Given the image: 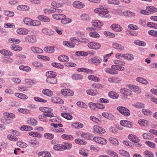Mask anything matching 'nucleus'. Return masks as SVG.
Wrapping results in <instances>:
<instances>
[{
    "label": "nucleus",
    "mask_w": 157,
    "mask_h": 157,
    "mask_svg": "<svg viewBox=\"0 0 157 157\" xmlns=\"http://www.w3.org/2000/svg\"><path fill=\"white\" fill-rule=\"evenodd\" d=\"M46 75L47 77H56V73L55 72L49 71L46 73Z\"/></svg>",
    "instance_id": "nucleus-34"
},
{
    "label": "nucleus",
    "mask_w": 157,
    "mask_h": 157,
    "mask_svg": "<svg viewBox=\"0 0 157 157\" xmlns=\"http://www.w3.org/2000/svg\"><path fill=\"white\" fill-rule=\"evenodd\" d=\"M86 92L88 94L92 96H95L98 94V92L96 90L93 89L87 90Z\"/></svg>",
    "instance_id": "nucleus-16"
},
{
    "label": "nucleus",
    "mask_w": 157,
    "mask_h": 157,
    "mask_svg": "<svg viewBox=\"0 0 157 157\" xmlns=\"http://www.w3.org/2000/svg\"><path fill=\"white\" fill-rule=\"evenodd\" d=\"M27 122L29 124L33 126H36L37 124V121L32 118H29L27 121Z\"/></svg>",
    "instance_id": "nucleus-18"
},
{
    "label": "nucleus",
    "mask_w": 157,
    "mask_h": 157,
    "mask_svg": "<svg viewBox=\"0 0 157 157\" xmlns=\"http://www.w3.org/2000/svg\"><path fill=\"white\" fill-rule=\"evenodd\" d=\"M109 82L116 83H120L121 82V80L119 78L113 77L109 78Z\"/></svg>",
    "instance_id": "nucleus-21"
},
{
    "label": "nucleus",
    "mask_w": 157,
    "mask_h": 157,
    "mask_svg": "<svg viewBox=\"0 0 157 157\" xmlns=\"http://www.w3.org/2000/svg\"><path fill=\"white\" fill-rule=\"evenodd\" d=\"M44 51L48 53H52L54 52V49L53 47H46L44 48Z\"/></svg>",
    "instance_id": "nucleus-47"
},
{
    "label": "nucleus",
    "mask_w": 157,
    "mask_h": 157,
    "mask_svg": "<svg viewBox=\"0 0 157 157\" xmlns=\"http://www.w3.org/2000/svg\"><path fill=\"white\" fill-rule=\"evenodd\" d=\"M61 19V22L63 24L66 25L71 22L72 20L69 18H67L66 16L64 15V16H62Z\"/></svg>",
    "instance_id": "nucleus-25"
},
{
    "label": "nucleus",
    "mask_w": 157,
    "mask_h": 157,
    "mask_svg": "<svg viewBox=\"0 0 157 157\" xmlns=\"http://www.w3.org/2000/svg\"><path fill=\"white\" fill-rule=\"evenodd\" d=\"M146 9L147 10L153 13L157 11V9L153 6H147L146 7Z\"/></svg>",
    "instance_id": "nucleus-52"
},
{
    "label": "nucleus",
    "mask_w": 157,
    "mask_h": 157,
    "mask_svg": "<svg viewBox=\"0 0 157 157\" xmlns=\"http://www.w3.org/2000/svg\"><path fill=\"white\" fill-rule=\"evenodd\" d=\"M10 48L12 50L15 51H21L22 49L21 47L14 44L11 45Z\"/></svg>",
    "instance_id": "nucleus-41"
},
{
    "label": "nucleus",
    "mask_w": 157,
    "mask_h": 157,
    "mask_svg": "<svg viewBox=\"0 0 157 157\" xmlns=\"http://www.w3.org/2000/svg\"><path fill=\"white\" fill-rule=\"evenodd\" d=\"M142 112L147 116L151 115L152 113V112L149 109H143L142 110Z\"/></svg>",
    "instance_id": "nucleus-61"
},
{
    "label": "nucleus",
    "mask_w": 157,
    "mask_h": 157,
    "mask_svg": "<svg viewBox=\"0 0 157 157\" xmlns=\"http://www.w3.org/2000/svg\"><path fill=\"white\" fill-rule=\"evenodd\" d=\"M62 16H64V15L61 14L55 13L54 14L52 15L53 18L57 20H60L61 19Z\"/></svg>",
    "instance_id": "nucleus-36"
},
{
    "label": "nucleus",
    "mask_w": 157,
    "mask_h": 157,
    "mask_svg": "<svg viewBox=\"0 0 157 157\" xmlns=\"http://www.w3.org/2000/svg\"><path fill=\"white\" fill-rule=\"evenodd\" d=\"M111 67L112 69L120 71H123L124 70V67L118 65H113L111 66Z\"/></svg>",
    "instance_id": "nucleus-50"
},
{
    "label": "nucleus",
    "mask_w": 157,
    "mask_h": 157,
    "mask_svg": "<svg viewBox=\"0 0 157 157\" xmlns=\"http://www.w3.org/2000/svg\"><path fill=\"white\" fill-rule=\"evenodd\" d=\"M62 138L64 139L67 140H72L73 137L71 135L67 134H63L61 136Z\"/></svg>",
    "instance_id": "nucleus-44"
},
{
    "label": "nucleus",
    "mask_w": 157,
    "mask_h": 157,
    "mask_svg": "<svg viewBox=\"0 0 157 157\" xmlns=\"http://www.w3.org/2000/svg\"><path fill=\"white\" fill-rule=\"evenodd\" d=\"M136 80L138 82L145 84H147L148 83V82L146 80L141 77L136 78Z\"/></svg>",
    "instance_id": "nucleus-33"
},
{
    "label": "nucleus",
    "mask_w": 157,
    "mask_h": 157,
    "mask_svg": "<svg viewBox=\"0 0 157 157\" xmlns=\"http://www.w3.org/2000/svg\"><path fill=\"white\" fill-rule=\"evenodd\" d=\"M58 59L62 62H67L69 61L68 57L66 55H61L58 56Z\"/></svg>",
    "instance_id": "nucleus-22"
},
{
    "label": "nucleus",
    "mask_w": 157,
    "mask_h": 157,
    "mask_svg": "<svg viewBox=\"0 0 157 157\" xmlns=\"http://www.w3.org/2000/svg\"><path fill=\"white\" fill-rule=\"evenodd\" d=\"M63 144H56L54 146L53 148L56 150L63 151V149L64 148H63Z\"/></svg>",
    "instance_id": "nucleus-39"
},
{
    "label": "nucleus",
    "mask_w": 157,
    "mask_h": 157,
    "mask_svg": "<svg viewBox=\"0 0 157 157\" xmlns=\"http://www.w3.org/2000/svg\"><path fill=\"white\" fill-rule=\"evenodd\" d=\"M138 122L141 126H146L148 124V121L146 120L140 119L138 120Z\"/></svg>",
    "instance_id": "nucleus-46"
},
{
    "label": "nucleus",
    "mask_w": 157,
    "mask_h": 157,
    "mask_svg": "<svg viewBox=\"0 0 157 157\" xmlns=\"http://www.w3.org/2000/svg\"><path fill=\"white\" fill-rule=\"evenodd\" d=\"M109 96L113 99H117L118 98L119 95L114 92L111 91L109 92Z\"/></svg>",
    "instance_id": "nucleus-26"
},
{
    "label": "nucleus",
    "mask_w": 157,
    "mask_h": 157,
    "mask_svg": "<svg viewBox=\"0 0 157 157\" xmlns=\"http://www.w3.org/2000/svg\"><path fill=\"white\" fill-rule=\"evenodd\" d=\"M61 93L63 95L68 96H72L74 94V92L72 90L67 89L62 90Z\"/></svg>",
    "instance_id": "nucleus-9"
},
{
    "label": "nucleus",
    "mask_w": 157,
    "mask_h": 157,
    "mask_svg": "<svg viewBox=\"0 0 157 157\" xmlns=\"http://www.w3.org/2000/svg\"><path fill=\"white\" fill-rule=\"evenodd\" d=\"M81 136L84 139L87 140H91L92 136L90 133H83L81 135Z\"/></svg>",
    "instance_id": "nucleus-29"
},
{
    "label": "nucleus",
    "mask_w": 157,
    "mask_h": 157,
    "mask_svg": "<svg viewBox=\"0 0 157 157\" xmlns=\"http://www.w3.org/2000/svg\"><path fill=\"white\" fill-rule=\"evenodd\" d=\"M128 137L130 140L134 142L138 143L140 141V139L135 135L131 134H129Z\"/></svg>",
    "instance_id": "nucleus-13"
},
{
    "label": "nucleus",
    "mask_w": 157,
    "mask_h": 157,
    "mask_svg": "<svg viewBox=\"0 0 157 157\" xmlns=\"http://www.w3.org/2000/svg\"><path fill=\"white\" fill-rule=\"evenodd\" d=\"M99 21L96 20L93 21L92 22V24L93 26L94 27H98L100 28L102 26V24L100 22L98 23Z\"/></svg>",
    "instance_id": "nucleus-35"
},
{
    "label": "nucleus",
    "mask_w": 157,
    "mask_h": 157,
    "mask_svg": "<svg viewBox=\"0 0 157 157\" xmlns=\"http://www.w3.org/2000/svg\"><path fill=\"white\" fill-rule=\"evenodd\" d=\"M42 92L44 95L48 96H51L52 95V92L48 89H44Z\"/></svg>",
    "instance_id": "nucleus-37"
},
{
    "label": "nucleus",
    "mask_w": 157,
    "mask_h": 157,
    "mask_svg": "<svg viewBox=\"0 0 157 157\" xmlns=\"http://www.w3.org/2000/svg\"><path fill=\"white\" fill-rule=\"evenodd\" d=\"M73 6L77 8H82L84 7L83 4L79 1H76L73 3Z\"/></svg>",
    "instance_id": "nucleus-17"
},
{
    "label": "nucleus",
    "mask_w": 157,
    "mask_h": 157,
    "mask_svg": "<svg viewBox=\"0 0 157 157\" xmlns=\"http://www.w3.org/2000/svg\"><path fill=\"white\" fill-rule=\"evenodd\" d=\"M38 18L40 21L45 22H49L50 21V19L49 18L44 15H39L38 17Z\"/></svg>",
    "instance_id": "nucleus-23"
},
{
    "label": "nucleus",
    "mask_w": 157,
    "mask_h": 157,
    "mask_svg": "<svg viewBox=\"0 0 157 157\" xmlns=\"http://www.w3.org/2000/svg\"><path fill=\"white\" fill-rule=\"evenodd\" d=\"M127 86L130 89L136 93H140L141 92L140 89L137 86L132 84H129Z\"/></svg>",
    "instance_id": "nucleus-10"
},
{
    "label": "nucleus",
    "mask_w": 157,
    "mask_h": 157,
    "mask_svg": "<svg viewBox=\"0 0 157 157\" xmlns=\"http://www.w3.org/2000/svg\"><path fill=\"white\" fill-rule=\"evenodd\" d=\"M39 109L43 112V113H47L49 111H52V109L51 108L45 107H40L39 108Z\"/></svg>",
    "instance_id": "nucleus-58"
},
{
    "label": "nucleus",
    "mask_w": 157,
    "mask_h": 157,
    "mask_svg": "<svg viewBox=\"0 0 157 157\" xmlns=\"http://www.w3.org/2000/svg\"><path fill=\"white\" fill-rule=\"evenodd\" d=\"M147 25L149 27L157 29V24L155 23L148 22L147 23Z\"/></svg>",
    "instance_id": "nucleus-63"
},
{
    "label": "nucleus",
    "mask_w": 157,
    "mask_h": 157,
    "mask_svg": "<svg viewBox=\"0 0 157 157\" xmlns=\"http://www.w3.org/2000/svg\"><path fill=\"white\" fill-rule=\"evenodd\" d=\"M93 130L95 132L100 134H103L105 132V130L104 128L98 125L94 126Z\"/></svg>",
    "instance_id": "nucleus-8"
},
{
    "label": "nucleus",
    "mask_w": 157,
    "mask_h": 157,
    "mask_svg": "<svg viewBox=\"0 0 157 157\" xmlns=\"http://www.w3.org/2000/svg\"><path fill=\"white\" fill-rule=\"evenodd\" d=\"M31 50L34 53H41L43 52L42 49L37 47H32L31 48Z\"/></svg>",
    "instance_id": "nucleus-28"
},
{
    "label": "nucleus",
    "mask_w": 157,
    "mask_h": 157,
    "mask_svg": "<svg viewBox=\"0 0 157 157\" xmlns=\"http://www.w3.org/2000/svg\"><path fill=\"white\" fill-rule=\"evenodd\" d=\"M144 155L146 157H153L154 155L152 152L148 151H146L144 152Z\"/></svg>",
    "instance_id": "nucleus-64"
},
{
    "label": "nucleus",
    "mask_w": 157,
    "mask_h": 157,
    "mask_svg": "<svg viewBox=\"0 0 157 157\" xmlns=\"http://www.w3.org/2000/svg\"><path fill=\"white\" fill-rule=\"evenodd\" d=\"M64 144H63V150L65 149H70L72 147V144L71 143H64Z\"/></svg>",
    "instance_id": "nucleus-55"
},
{
    "label": "nucleus",
    "mask_w": 157,
    "mask_h": 157,
    "mask_svg": "<svg viewBox=\"0 0 157 157\" xmlns=\"http://www.w3.org/2000/svg\"><path fill=\"white\" fill-rule=\"evenodd\" d=\"M29 134L30 136L40 138L42 136L40 133L34 132H30Z\"/></svg>",
    "instance_id": "nucleus-27"
},
{
    "label": "nucleus",
    "mask_w": 157,
    "mask_h": 157,
    "mask_svg": "<svg viewBox=\"0 0 157 157\" xmlns=\"http://www.w3.org/2000/svg\"><path fill=\"white\" fill-rule=\"evenodd\" d=\"M61 116L65 118L70 120L72 118V116L69 113H61Z\"/></svg>",
    "instance_id": "nucleus-32"
},
{
    "label": "nucleus",
    "mask_w": 157,
    "mask_h": 157,
    "mask_svg": "<svg viewBox=\"0 0 157 157\" xmlns=\"http://www.w3.org/2000/svg\"><path fill=\"white\" fill-rule=\"evenodd\" d=\"M110 28L113 30L117 32H121L123 30L122 27L117 24H113L110 26Z\"/></svg>",
    "instance_id": "nucleus-6"
},
{
    "label": "nucleus",
    "mask_w": 157,
    "mask_h": 157,
    "mask_svg": "<svg viewBox=\"0 0 157 157\" xmlns=\"http://www.w3.org/2000/svg\"><path fill=\"white\" fill-rule=\"evenodd\" d=\"M120 91L121 94L125 96H129L132 94V91L127 88L121 89Z\"/></svg>",
    "instance_id": "nucleus-11"
},
{
    "label": "nucleus",
    "mask_w": 157,
    "mask_h": 157,
    "mask_svg": "<svg viewBox=\"0 0 157 157\" xmlns=\"http://www.w3.org/2000/svg\"><path fill=\"white\" fill-rule=\"evenodd\" d=\"M117 109L121 114L125 116L128 117L130 115V110L124 107L118 106L117 108Z\"/></svg>",
    "instance_id": "nucleus-2"
},
{
    "label": "nucleus",
    "mask_w": 157,
    "mask_h": 157,
    "mask_svg": "<svg viewBox=\"0 0 157 157\" xmlns=\"http://www.w3.org/2000/svg\"><path fill=\"white\" fill-rule=\"evenodd\" d=\"M124 13L125 15L128 16L130 17H135V13L130 11H125Z\"/></svg>",
    "instance_id": "nucleus-59"
},
{
    "label": "nucleus",
    "mask_w": 157,
    "mask_h": 157,
    "mask_svg": "<svg viewBox=\"0 0 157 157\" xmlns=\"http://www.w3.org/2000/svg\"><path fill=\"white\" fill-rule=\"evenodd\" d=\"M87 78L89 80L95 82L99 81L100 80L99 78L94 75H89Z\"/></svg>",
    "instance_id": "nucleus-38"
},
{
    "label": "nucleus",
    "mask_w": 157,
    "mask_h": 157,
    "mask_svg": "<svg viewBox=\"0 0 157 157\" xmlns=\"http://www.w3.org/2000/svg\"><path fill=\"white\" fill-rule=\"evenodd\" d=\"M93 139L96 142L100 144L105 145L107 143V140L103 138L99 137H95Z\"/></svg>",
    "instance_id": "nucleus-7"
},
{
    "label": "nucleus",
    "mask_w": 157,
    "mask_h": 157,
    "mask_svg": "<svg viewBox=\"0 0 157 157\" xmlns=\"http://www.w3.org/2000/svg\"><path fill=\"white\" fill-rule=\"evenodd\" d=\"M77 70L78 71L86 72L88 74H91L93 73V71L85 68H79Z\"/></svg>",
    "instance_id": "nucleus-20"
},
{
    "label": "nucleus",
    "mask_w": 157,
    "mask_h": 157,
    "mask_svg": "<svg viewBox=\"0 0 157 157\" xmlns=\"http://www.w3.org/2000/svg\"><path fill=\"white\" fill-rule=\"evenodd\" d=\"M132 106L136 108H143L144 107V105L140 102H137L132 104Z\"/></svg>",
    "instance_id": "nucleus-60"
},
{
    "label": "nucleus",
    "mask_w": 157,
    "mask_h": 157,
    "mask_svg": "<svg viewBox=\"0 0 157 157\" xmlns=\"http://www.w3.org/2000/svg\"><path fill=\"white\" fill-rule=\"evenodd\" d=\"M47 82L51 84H56L57 82V79L56 77H47L46 79Z\"/></svg>",
    "instance_id": "nucleus-24"
},
{
    "label": "nucleus",
    "mask_w": 157,
    "mask_h": 157,
    "mask_svg": "<svg viewBox=\"0 0 157 157\" xmlns=\"http://www.w3.org/2000/svg\"><path fill=\"white\" fill-rule=\"evenodd\" d=\"M0 53L1 54L6 56H11L13 55L12 52L6 49L1 50L0 51Z\"/></svg>",
    "instance_id": "nucleus-19"
},
{
    "label": "nucleus",
    "mask_w": 157,
    "mask_h": 157,
    "mask_svg": "<svg viewBox=\"0 0 157 157\" xmlns=\"http://www.w3.org/2000/svg\"><path fill=\"white\" fill-rule=\"evenodd\" d=\"M124 59L128 60H132L134 59V57L131 54H124Z\"/></svg>",
    "instance_id": "nucleus-48"
},
{
    "label": "nucleus",
    "mask_w": 157,
    "mask_h": 157,
    "mask_svg": "<svg viewBox=\"0 0 157 157\" xmlns=\"http://www.w3.org/2000/svg\"><path fill=\"white\" fill-rule=\"evenodd\" d=\"M107 8L105 6H100L99 8L94 9V11L96 13H98L103 17H107L108 13Z\"/></svg>",
    "instance_id": "nucleus-1"
},
{
    "label": "nucleus",
    "mask_w": 157,
    "mask_h": 157,
    "mask_svg": "<svg viewBox=\"0 0 157 157\" xmlns=\"http://www.w3.org/2000/svg\"><path fill=\"white\" fill-rule=\"evenodd\" d=\"M17 32L20 35H26L28 34L29 31L25 28H20L17 29Z\"/></svg>",
    "instance_id": "nucleus-14"
},
{
    "label": "nucleus",
    "mask_w": 157,
    "mask_h": 157,
    "mask_svg": "<svg viewBox=\"0 0 157 157\" xmlns=\"http://www.w3.org/2000/svg\"><path fill=\"white\" fill-rule=\"evenodd\" d=\"M72 78L75 80H80L83 78V76L80 74H75L73 75Z\"/></svg>",
    "instance_id": "nucleus-57"
},
{
    "label": "nucleus",
    "mask_w": 157,
    "mask_h": 157,
    "mask_svg": "<svg viewBox=\"0 0 157 157\" xmlns=\"http://www.w3.org/2000/svg\"><path fill=\"white\" fill-rule=\"evenodd\" d=\"M77 105L79 107L86 109L87 108V105L82 101H78L76 103Z\"/></svg>",
    "instance_id": "nucleus-56"
},
{
    "label": "nucleus",
    "mask_w": 157,
    "mask_h": 157,
    "mask_svg": "<svg viewBox=\"0 0 157 157\" xmlns=\"http://www.w3.org/2000/svg\"><path fill=\"white\" fill-rule=\"evenodd\" d=\"M25 40L29 43H35L36 41V37L33 35H29L25 37Z\"/></svg>",
    "instance_id": "nucleus-5"
},
{
    "label": "nucleus",
    "mask_w": 157,
    "mask_h": 157,
    "mask_svg": "<svg viewBox=\"0 0 157 157\" xmlns=\"http://www.w3.org/2000/svg\"><path fill=\"white\" fill-rule=\"evenodd\" d=\"M38 155L40 157H51V154L47 152H40Z\"/></svg>",
    "instance_id": "nucleus-31"
},
{
    "label": "nucleus",
    "mask_w": 157,
    "mask_h": 157,
    "mask_svg": "<svg viewBox=\"0 0 157 157\" xmlns=\"http://www.w3.org/2000/svg\"><path fill=\"white\" fill-rule=\"evenodd\" d=\"M134 43L136 45L139 46H145L146 45V43L143 41H140L139 40H137L134 41Z\"/></svg>",
    "instance_id": "nucleus-53"
},
{
    "label": "nucleus",
    "mask_w": 157,
    "mask_h": 157,
    "mask_svg": "<svg viewBox=\"0 0 157 157\" xmlns=\"http://www.w3.org/2000/svg\"><path fill=\"white\" fill-rule=\"evenodd\" d=\"M87 45L90 48L96 50L100 49L101 47V45L99 43L96 42L89 43Z\"/></svg>",
    "instance_id": "nucleus-4"
},
{
    "label": "nucleus",
    "mask_w": 157,
    "mask_h": 157,
    "mask_svg": "<svg viewBox=\"0 0 157 157\" xmlns=\"http://www.w3.org/2000/svg\"><path fill=\"white\" fill-rule=\"evenodd\" d=\"M15 95L16 96L23 99H26L28 98V97L26 95L22 93H16Z\"/></svg>",
    "instance_id": "nucleus-40"
},
{
    "label": "nucleus",
    "mask_w": 157,
    "mask_h": 157,
    "mask_svg": "<svg viewBox=\"0 0 157 157\" xmlns=\"http://www.w3.org/2000/svg\"><path fill=\"white\" fill-rule=\"evenodd\" d=\"M24 22L26 25H32L33 21L32 19L29 18H25L24 19Z\"/></svg>",
    "instance_id": "nucleus-45"
},
{
    "label": "nucleus",
    "mask_w": 157,
    "mask_h": 157,
    "mask_svg": "<svg viewBox=\"0 0 157 157\" xmlns=\"http://www.w3.org/2000/svg\"><path fill=\"white\" fill-rule=\"evenodd\" d=\"M119 153L121 155L125 157H129L130 156L128 152L124 150H120Z\"/></svg>",
    "instance_id": "nucleus-51"
},
{
    "label": "nucleus",
    "mask_w": 157,
    "mask_h": 157,
    "mask_svg": "<svg viewBox=\"0 0 157 157\" xmlns=\"http://www.w3.org/2000/svg\"><path fill=\"white\" fill-rule=\"evenodd\" d=\"M91 86L93 88H96L99 89H101L103 87V86L101 84L96 83H94L92 84L91 85Z\"/></svg>",
    "instance_id": "nucleus-54"
},
{
    "label": "nucleus",
    "mask_w": 157,
    "mask_h": 157,
    "mask_svg": "<svg viewBox=\"0 0 157 157\" xmlns=\"http://www.w3.org/2000/svg\"><path fill=\"white\" fill-rule=\"evenodd\" d=\"M72 126L75 128H80L83 127V124L80 122H75L72 124Z\"/></svg>",
    "instance_id": "nucleus-49"
},
{
    "label": "nucleus",
    "mask_w": 157,
    "mask_h": 157,
    "mask_svg": "<svg viewBox=\"0 0 157 157\" xmlns=\"http://www.w3.org/2000/svg\"><path fill=\"white\" fill-rule=\"evenodd\" d=\"M109 140L111 143L115 145H117L119 144V143L117 140L113 137L110 138L109 139Z\"/></svg>",
    "instance_id": "nucleus-43"
},
{
    "label": "nucleus",
    "mask_w": 157,
    "mask_h": 157,
    "mask_svg": "<svg viewBox=\"0 0 157 157\" xmlns=\"http://www.w3.org/2000/svg\"><path fill=\"white\" fill-rule=\"evenodd\" d=\"M70 40L71 41V42L66 41H64L63 42V45L71 48L74 47L75 44L77 42L78 40L75 37H71Z\"/></svg>",
    "instance_id": "nucleus-3"
},
{
    "label": "nucleus",
    "mask_w": 157,
    "mask_h": 157,
    "mask_svg": "<svg viewBox=\"0 0 157 157\" xmlns=\"http://www.w3.org/2000/svg\"><path fill=\"white\" fill-rule=\"evenodd\" d=\"M4 14L5 15L9 17H13L14 15V13L13 12L8 10H5L4 11Z\"/></svg>",
    "instance_id": "nucleus-62"
},
{
    "label": "nucleus",
    "mask_w": 157,
    "mask_h": 157,
    "mask_svg": "<svg viewBox=\"0 0 157 157\" xmlns=\"http://www.w3.org/2000/svg\"><path fill=\"white\" fill-rule=\"evenodd\" d=\"M52 65L53 67L63 69L64 67L63 64L57 63L53 62L52 63Z\"/></svg>",
    "instance_id": "nucleus-42"
},
{
    "label": "nucleus",
    "mask_w": 157,
    "mask_h": 157,
    "mask_svg": "<svg viewBox=\"0 0 157 157\" xmlns=\"http://www.w3.org/2000/svg\"><path fill=\"white\" fill-rule=\"evenodd\" d=\"M112 45L114 48L119 51H123L124 50V47L117 43H114Z\"/></svg>",
    "instance_id": "nucleus-15"
},
{
    "label": "nucleus",
    "mask_w": 157,
    "mask_h": 157,
    "mask_svg": "<svg viewBox=\"0 0 157 157\" xmlns=\"http://www.w3.org/2000/svg\"><path fill=\"white\" fill-rule=\"evenodd\" d=\"M120 124L122 126L128 127L129 128H131L132 126V123L126 120H121L120 121Z\"/></svg>",
    "instance_id": "nucleus-12"
},
{
    "label": "nucleus",
    "mask_w": 157,
    "mask_h": 157,
    "mask_svg": "<svg viewBox=\"0 0 157 157\" xmlns=\"http://www.w3.org/2000/svg\"><path fill=\"white\" fill-rule=\"evenodd\" d=\"M42 32L46 35H52L54 33L53 31L46 28L43 29Z\"/></svg>",
    "instance_id": "nucleus-30"
}]
</instances>
